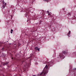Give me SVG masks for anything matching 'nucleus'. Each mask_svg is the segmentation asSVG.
Returning a JSON list of instances; mask_svg holds the SVG:
<instances>
[{"label":"nucleus","instance_id":"1","mask_svg":"<svg viewBox=\"0 0 76 76\" xmlns=\"http://www.w3.org/2000/svg\"><path fill=\"white\" fill-rule=\"evenodd\" d=\"M47 68H48V66L47 65H46L44 68V71L40 74V75H42V76H45V75L46 74H47L48 72V71L47 69Z\"/></svg>","mask_w":76,"mask_h":76},{"label":"nucleus","instance_id":"2","mask_svg":"<svg viewBox=\"0 0 76 76\" xmlns=\"http://www.w3.org/2000/svg\"><path fill=\"white\" fill-rule=\"evenodd\" d=\"M66 54V52L65 51H63L62 53H61L59 54V56L61 58H65V56H64L63 54Z\"/></svg>","mask_w":76,"mask_h":76},{"label":"nucleus","instance_id":"3","mask_svg":"<svg viewBox=\"0 0 76 76\" xmlns=\"http://www.w3.org/2000/svg\"><path fill=\"white\" fill-rule=\"evenodd\" d=\"M2 2L3 4V8H5V7H6V3H5L4 1H3Z\"/></svg>","mask_w":76,"mask_h":76},{"label":"nucleus","instance_id":"4","mask_svg":"<svg viewBox=\"0 0 76 76\" xmlns=\"http://www.w3.org/2000/svg\"><path fill=\"white\" fill-rule=\"evenodd\" d=\"M40 48H38V47H36L35 48V50H38L39 51H40L39 49H40Z\"/></svg>","mask_w":76,"mask_h":76},{"label":"nucleus","instance_id":"5","mask_svg":"<svg viewBox=\"0 0 76 76\" xmlns=\"http://www.w3.org/2000/svg\"><path fill=\"white\" fill-rule=\"evenodd\" d=\"M52 13L51 12H50V13H48V15L49 16H51L52 15H51Z\"/></svg>","mask_w":76,"mask_h":76},{"label":"nucleus","instance_id":"6","mask_svg":"<svg viewBox=\"0 0 76 76\" xmlns=\"http://www.w3.org/2000/svg\"><path fill=\"white\" fill-rule=\"evenodd\" d=\"M29 13L27 12H26V14H25V15H26V16H27V15H29Z\"/></svg>","mask_w":76,"mask_h":76},{"label":"nucleus","instance_id":"7","mask_svg":"<svg viewBox=\"0 0 76 76\" xmlns=\"http://www.w3.org/2000/svg\"><path fill=\"white\" fill-rule=\"evenodd\" d=\"M71 33V31H69L68 33V35H70V33Z\"/></svg>","mask_w":76,"mask_h":76},{"label":"nucleus","instance_id":"8","mask_svg":"<svg viewBox=\"0 0 76 76\" xmlns=\"http://www.w3.org/2000/svg\"><path fill=\"white\" fill-rule=\"evenodd\" d=\"M8 63V62H7V63H4V66H5L6 65V64H7Z\"/></svg>","mask_w":76,"mask_h":76},{"label":"nucleus","instance_id":"9","mask_svg":"<svg viewBox=\"0 0 76 76\" xmlns=\"http://www.w3.org/2000/svg\"><path fill=\"white\" fill-rule=\"evenodd\" d=\"M44 1H48L47 0H43Z\"/></svg>","mask_w":76,"mask_h":76},{"label":"nucleus","instance_id":"10","mask_svg":"<svg viewBox=\"0 0 76 76\" xmlns=\"http://www.w3.org/2000/svg\"><path fill=\"white\" fill-rule=\"evenodd\" d=\"M70 15H71V14L70 13H69L68 14V16H70Z\"/></svg>","mask_w":76,"mask_h":76},{"label":"nucleus","instance_id":"11","mask_svg":"<svg viewBox=\"0 0 76 76\" xmlns=\"http://www.w3.org/2000/svg\"><path fill=\"white\" fill-rule=\"evenodd\" d=\"M11 32H13V29H11Z\"/></svg>","mask_w":76,"mask_h":76},{"label":"nucleus","instance_id":"12","mask_svg":"<svg viewBox=\"0 0 76 76\" xmlns=\"http://www.w3.org/2000/svg\"><path fill=\"white\" fill-rule=\"evenodd\" d=\"M49 1L50 0H47V1H46V2H48V1Z\"/></svg>","mask_w":76,"mask_h":76},{"label":"nucleus","instance_id":"13","mask_svg":"<svg viewBox=\"0 0 76 76\" xmlns=\"http://www.w3.org/2000/svg\"><path fill=\"white\" fill-rule=\"evenodd\" d=\"M47 12L48 13H49V11H47Z\"/></svg>","mask_w":76,"mask_h":76},{"label":"nucleus","instance_id":"14","mask_svg":"<svg viewBox=\"0 0 76 76\" xmlns=\"http://www.w3.org/2000/svg\"><path fill=\"white\" fill-rule=\"evenodd\" d=\"M10 32H11V34L13 33V32H12V31H11Z\"/></svg>","mask_w":76,"mask_h":76},{"label":"nucleus","instance_id":"15","mask_svg":"<svg viewBox=\"0 0 76 76\" xmlns=\"http://www.w3.org/2000/svg\"><path fill=\"white\" fill-rule=\"evenodd\" d=\"M32 76H35V75H33Z\"/></svg>","mask_w":76,"mask_h":76},{"label":"nucleus","instance_id":"16","mask_svg":"<svg viewBox=\"0 0 76 76\" xmlns=\"http://www.w3.org/2000/svg\"><path fill=\"white\" fill-rule=\"evenodd\" d=\"M63 10H64V9H63Z\"/></svg>","mask_w":76,"mask_h":76},{"label":"nucleus","instance_id":"17","mask_svg":"<svg viewBox=\"0 0 76 76\" xmlns=\"http://www.w3.org/2000/svg\"><path fill=\"white\" fill-rule=\"evenodd\" d=\"M63 10H64V9H63Z\"/></svg>","mask_w":76,"mask_h":76},{"label":"nucleus","instance_id":"18","mask_svg":"<svg viewBox=\"0 0 76 76\" xmlns=\"http://www.w3.org/2000/svg\"><path fill=\"white\" fill-rule=\"evenodd\" d=\"M39 74L38 75V76H39Z\"/></svg>","mask_w":76,"mask_h":76},{"label":"nucleus","instance_id":"19","mask_svg":"<svg viewBox=\"0 0 76 76\" xmlns=\"http://www.w3.org/2000/svg\"><path fill=\"white\" fill-rule=\"evenodd\" d=\"M34 1H35V0Z\"/></svg>","mask_w":76,"mask_h":76}]
</instances>
